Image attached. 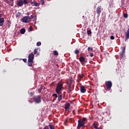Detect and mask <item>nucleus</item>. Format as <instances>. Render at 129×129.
<instances>
[{"label": "nucleus", "mask_w": 129, "mask_h": 129, "mask_svg": "<svg viewBox=\"0 0 129 129\" xmlns=\"http://www.w3.org/2000/svg\"><path fill=\"white\" fill-rule=\"evenodd\" d=\"M20 32H21V34H25V32H26V30L25 29H24V28H22Z\"/></svg>", "instance_id": "5701e85b"}, {"label": "nucleus", "mask_w": 129, "mask_h": 129, "mask_svg": "<svg viewBox=\"0 0 129 129\" xmlns=\"http://www.w3.org/2000/svg\"><path fill=\"white\" fill-rule=\"evenodd\" d=\"M53 54L55 55V56H58V51L55 50L53 51Z\"/></svg>", "instance_id": "b1692460"}, {"label": "nucleus", "mask_w": 129, "mask_h": 129, "mask_svg": "<svg viewBox=\"0 0 129 129\" xmlns=\"http://www.w3.org/2000/svg\"><path fill=\"white\" fill-rule=\"evenodd\" d=\"M52 96L54 97L53 99H56V98H57V97H58V96L57 95V94H52Z\"/></svg>", "instance_id": "393cba45"}, {"label": "nucleus", "mask_w": 129, "mask_h": 129, "mask_svg": "<svg viewBox=\"0 0 129 129\" xmlns=\"http://www.w3.org/2000/svg\"><path fill=\"white\" fill-rule=\"evenodd\" d=\"M34 54L33 53H30L28 56V60L30 61H34Z\"/></svg>", "instance_id": "423d86ee"}, {"label": "nucleus", "mask_w": 129, "mask_h": 129, "mask_svg": "<svg viewBox=\"0 0 129 129\" xmlns=\"http://www.w3.org/2000/svg\"><path fill=\"white\" fill-rule=\"evenodd\" d=\"M90 57H93V53H90Z\"/></svg>", "instance_id": "473e14b6"}, {"label": "nucleus", "mask_w": 129, "mask_h": 129, "mask_svg": "<svg viewBox=\"0 0 129 129\" xmlns=\"http://www.w3.org/2000/svg\"><path fill=\"white\" fill-rule=\"evenodd\" d=\"M23 3L24 5H27L29 4V0H23Z\"/></svg>", "instance_id": "f3484780"}, {"label": "nucleus", "mask_w": 129, "mask_h": 129, "mask_svg": "<svg viewBox=\"0 0 129 129\" xmlns=\"http://www.w3.org/2000/svg\"><path fill=\"white\" fill-rule=\"evenodd\" d=\"M49 127V129H55V126H54V125H52V124H49L48 126Z\"/></svg>", "instance_id": "412c9836"}, {"label": "nucleus", "mask_w": 129, "mask_h": 129, "mask_svg": "<svg viewBox=\"0 0 129 129\" xmlns=\"http://www.w3.org/2000/svg\"><path fill=\"white\" fill-rule=\"evenodd\" d=\"M75 54H79V50H76L75 51Z\"/></svg>", "instance_id": "7c9ffc66"}, {"label": "nucleus", "mask_w": 129, "mask_h": 129, "mask_svg": "<svg viewBox=\"0 0 129 129\" xmlns=\"http://www.w3.org/2000/svg\"><path fill=\"white\" fill-rule=\"evenodd\" d=\"M31 6L32 7H39V6H40V4L37 3L36 1H33L31 3Z\"/></svg>", "instance_id": "6e6552de"}, {"label": "nucleus", "mask_w": 129, "mask_h": 129, "mask_svg": "<svg viewBox=\"0 0 129 129\" xmlns=\"http://www.w3.org/2000/svg\"><path fill=\"white\" fill-rule=\"evenodd\" d=\"M40 3L42 6H44V4H45V1L44 0H40Z\"/></svg>", "instance_id": "cd10ccee"}, {"label": "nucleus", "mask_w": 129, "mask_h": 129, "mask_svg": "<svg viewBox=\"0 0 129 129\" xmlns=\"http://www.w3.org/2000/svg\"><path fill=\"white\" fill-rule=\"evenodd\" d=\"M34 54H37V56H39V54L38 53V48H35L34 49Z\"/></svg>", "instance_id": "a211bd4d"}, {"label": "nucleus", "mask_w": 129, "mask_h": 129, "mask_svg": "<svg viewBox=\"0 0 129 129\" xmlns=\"http://www.w3.org/2000/svg\"><path fill=\"white\" fill-rule=\"evenodd\" d=\"M33 63H34V60H29L28 61V66L29 67H32L33 66Z\"/></svg>", "instance_id": "9b49d317"}, {"label": "nucleus", "mask_w": 129, "mask_h": 129, "mask_svg": "<svg viewBox=\"0 0 129 129\" xmlns=\"http://www.w3.org/2000/svg\"><path fill=\"white\" fill-rule=\"evenodd\" d=\"M110 39H111V40H114V36H110Z\"/></svg>", "instance_id": "2f4dec72"}, {"label": "nucleus", "mask_w": 129, "mask_h": 129, "mask_svg": "<svg viewBox=\"0 0 129 129\" xmlns=\"http://www.w3.org/2000/svg\"><path fill=\"white\" fill-rule=\"evenodd\" d=\"M41 42H40V41H38V42L36 43V45H37V46L38 47L41 46Z\"/></svg>", "instance_id": "bb28decb"}, {"label": "nucleus", "mask_w": 129, "mask_h": 129, "mask_svg": "<svg viewBox=\"0 0 129 129\" xmlns=\"http://www.w3.org/2000/svg\"><path fill=\"white\" fill-rule=\"evenodd\" d=\"M125 41H127L129 39V28L127 30V31L125 33Z\"/></svg>", "instance_id": "0eeeda50"}, {"label": "nucleus", "mask_w": 129, "mask_h": 129, "mask_svg": "<svg viewBox=\"0 0 129 129\" xmlns=\"http://www.w3.org/2000/svg\"><path fill=\"white\" fill-rule=\"evenodd\" d=\"M63 88V84L62 83L59 82L56 86V93H61V91L62 90Z\"/></svg>", "instance_id": "f03ea898"}, {"label": "nucleus", "mask_w": 129, "mask_h": 129, "mask_svg": "<svg viewBox=\"0 0 129 129\" xmlns=\"http://www.w3.org/2000/svg\"><path fill=\"white\" fill-rule=\"evenodd\" d=\"M29 29H32V27H30Z\"/></svg>", "instance_id": "4c0bfd02"}, {"label": "nucleus", "mask_w": 129, "mask_h": 129, "mask_svg": "<svg viewBox=\"0 0 129 129\" xmlns=\"http://www.w3.org/2000/svg\"><path fill=\"white\" fill-rule=\"evenodd\" d=\"M87 119L85 117L83 118L82 119H79L78 121V129H80L81 127H85V123H86Z\"/></svg>", "instance_id": "f257e3e1"}, {"label": "nucleus", "mask_w": 129, "mask_h": 129, "mask_svg": "<svg viewBox=\"0 0 129 129\" xmlns=\"http://www.w3.org/2000/svg\"><path fill=\"white\" fill-rule=\"evenodd\" d=\"M41 91H42V89H38V92H39V93H41Z\"/></svg>", "instance_id": "72a5a7b5"}, {"label": "nucleus", "mask_w": 129, "mask_h": 129, "mask_svg": "<svg viewBox=\"0 0 129 129\" xmlns=\"http://www.w3.org/2000/svg\"><path fill=\"white\" fill-rule=\"evenodd\" d=\"M96 12L97 15H99L101 13V6H99L97 8Z\"/></svg>", "instance_id": "9d476101"}, {"label": "nucleus", "mask_w": 129, "mask_h": 129, "mask_svg": "<svg viewBox=\"0 0 129 129\" xmlns=\"http://www.w3.org/2000/svg\"><path fill=\"white\" fill-rule=\"evenodd\" d=\"M2 16H3V15L0 14V18H2Z\"/></svg>", "instance_id": "e433bc0d"}, {"label": "nucleus", "mask_w": 129, "mask_h": 129, "mask_svg": "<svg viewBox=\"0 0 129 129\" xmlns=\"http://www.w3.org/2000/svg\"><path fill=\"white\" fill-rule=\"evenodd\" d=\"M125 52V47H122V54H123Z\"/></svg>", "instance_id": "a878e982"}, {"label": "nucleus", "mask_w": 129, "mask_h": 129, "mask_svg": "<svg viewBox=\"0 0 129 129\" xmlns=\"http://www.w3.org/2000/svg\"><path fill=\"white\" fill-rule=\"evenodd\" d=\"M87 33L88 35H91V34H92L91 30H87Z\"/></svg>", "instance_id": "c85d7f7f"}, {"label": "nucleus", "mask_w": 129, "mask_h": 129, "mask_svg": "<svg viewBox=\"0 0 129 129\" xmlns=\"http://www.w3.org/2000/svg\"><path fill=\"white\" fill-rule=\"evenodd\" d=\"M123 17H124V18H125V19H126V18H127V17H128V15L127 14H124Z\"/></svg>", "instance_id": "c756f323"}, {"label": "nucleus", "mask_w": 129, "mask_h": 129, "mask_svg": "<svg viewBox=\"0 0 129 129\" xmlns=\"http://www.w3.org/2000/svg\"><path fill=\"white\" fill-rule=\"evenodd\" d=\"M95 129H99V128H98V127H97V128H96Z\"/></svg>", "instance_id": "58836bf2"}, {"label": "nucleus", "mask_w": 129, "mask_h": 129, "mask_svg": "<svg viewBox=\"0 0 129 129\" xmlns=\"http://www.w3.org/2000/svg\"><path fill=\"white\" fill-rule=\"evenodd\" d=\"M23 60L24 62H25V63H26L27 62V59L24 58Z\"/></svg>", "instance_id": "f704fd0d"}, {"label": "nucleus", "mask_w": 129, "mask_h": 129, "mask_svg": "<svg viewBox=\"0 0 129 129\" xmlns=\"http://www.w3.org/2000/svg\"><path fill=\"white\" fill-rule=\"evenodd\" d=\"M33 100H34L36 103H40L41 101V96L38 95L37 97H34Z\"/></svg>", "instance_id": "20e7f679"}, {"label": "nucleus", "mask_w": 129, "mask_h": 129, "mask_svg": "<svg viewBox=\"0 0 129 129\" xmlns=\"http://www.w3.org/2000/svg\"><path fill=\"white\" fill-rule=\"evenodd\" d=\"M98 125L97 124V123L96 124V123H94L92 124V126H93V127H94L95 128H97Z\"/></svg>", "instance_id": "4be33fe9"}, {"label": "nucleus", "mask_w": 129, "mask_h": 129, "mask_svg": "<svg viewBox=\"0 0 129 129\" xmlns=\"http://www.w3.org/2000/svg\"><path fill=\"white\" fill-rule=\"evenodd\" d=\"M88 50L89 52H93V48L92 47H88Z\"/></svg>", "instance_id": "aec40b11"}, {"label": "nucleus", "mask_w": 129, "mask_h": 129, "mask_svg": "<svg viewBox=\"0 0 129 129\" xmlns=\"http://www.w3.org/2000/svg\"><path fill=\"white\" fill-rule=\"evenodd\" d=\"M4 23H5V19L4 18H2L0 19V26H3L4 25Z\"/></svg>", "instance_id": "f8f14e48"}, {"label": "nucleus", "mask_w": 129, "mask_h": 129, "mask_svg": "<svg viewBox=\"0 0 129 129\" xmlns=\"http://www.w3.org/2000/svg\"><path fill=\"white\" fill-rule=\"evenodd\" d=\"M81 92L82 93H85L86 92V89L84 87V86H81L80 88Z\"/></svg>", "instance_id": "1a4fd4ad"}, {"label": "nucleus", "mask_w": 129, "mask_h": 129, "mask_svg": "<svg viewBox=\"0 0 129 129\" xmlns=\"http://www.w3.org/2000/svg\"><path fill=\"white\" fill-rule=\"evenodd\" d=\"M70 107V104L69 103L66 104L65 109H66V110H68V109H69Z\"/></svg>", "instance_id": "2eb2a0df"}, {"label": "nucleus", "mask_w": 129, "mask_h": 129, "mask_svg": "<svg viewBox=\"0 0 129 129\" xmlns=\"http://www.w3.org/2000/svg\"><path fill=\"white\" fill-rule=\"evenodd\" d=\"M30 18V20H31V19H33L34 18V16L31 15Z\"/></svg>", "instance_id": "c9c22d12"}, {"label": "nucleus", "mask_w": 129, "mask_h": 129, "mask_svg": "<svg viewBox=\"0 0 129 129\" xmlns=\"http://www.w3.org/2000/svg\"><path fill=\"white\" fill-rule=\"evenodd\" d=\"M61 100H62V94L59 95L58 98V101H61Z\"/></svg>", "instance_id": "6ab92c4d"}, {"label": "nucleus", "mask_w": 129, "mask_h": 129, "mask_svg": "<svg viewBox=\"0 0 129 129\" xmlns=\"http://www.w3.org/2000/svg\"><path fill=\"white\" fill-rule=\"evenodd\" d=\"M31 21V18L30 17L25 16L22 19L23 23H28Z\"/></svg>", "instance_id": "39448f33"}, {"label": "nucleus", "mask_w": 129, "mask_h": 129, "mask_svg": "<svg viewBox=\"0 0 129 129\" xmlns=\"http://www.w3.org/2000/svg\"><path fill=\"white\" fill-rule=\"evenodd\" d=\"M105 85L107 89H110L112 86V83L110 81H107L105 83Z\"/></svg>", "instance_id": "7ed1b4c3"}, {"label": "nucleus", "mask_w": 129, "mask_h": 129, "mask_svg": "<svg viewBox=\"0 0 129 129\" xmlns=\"http://www.w3.org/2000/svg\"><path fill=\"white\" fill-rule=\"evenodd\" d=\"M79 60L81 62H84V61H85V57H84V56H80L79 58Z\"/></svg>", "instance_id": "4468645a"}, {"label": "nucleus", "mask_w": 129, "mask_h": 129, "mask_svg": "<svg viewBox=\"0 0 129 129\" xmlns=\"http://www.w3.org/2000/svg\"><path fill=\"white\" fill-rule=\"evenodd\" d=\"M5 3H7V4H10V3H13L14 0H4Z\"/></svg>", "instance_id": "dca6fc26"}, {"label": "nucleus", "mask_w": 129, "mask_h": 129, "mask_svg": "<svg viewBox=\"0 0 129 129\" xmlns=\"http://www.w3.org/2000/svg\"><path fill=\"white\" fill-rule=\"evenodd\" d=\"M24 5V3L23 2V1H20L18 3V6L19 7H23V5Z\"/></svg>", "instance_id": "ddd939ff"}]
</instances>
